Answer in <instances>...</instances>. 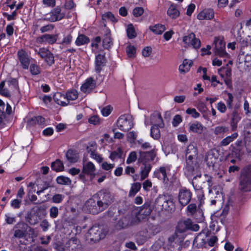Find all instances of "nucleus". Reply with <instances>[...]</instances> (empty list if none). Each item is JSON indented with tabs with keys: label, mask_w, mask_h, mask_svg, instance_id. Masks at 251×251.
Here are the masks:
<instances>
[{
	"label": "nucleus",
	"mask_w": 251,
	"mask_h": 251,
	"mask_svg": "<svg viewBox=\"0 0 251 251\" xmlns=\"http://www.w3.org/2000/svg\"><path fill=\"white\" fill-rule=\"evenodd\" d=\"M94 197L97 199V202L94 199H90L86 203L90 212L93 214L99 213L106 209L114 199L110 192L105 189L99 191Z\"/></svg>",
	"instance_id": "f257e3e1"
},
{
	"label": "nucleus",
	"mask_w": 251,
	"mask_h": 251,
	"mask_svg": "<svg viewBox=\"0 0 251 251\" xmlns=\"http://www.w3.org/2000/svg\"><path fill=\"white\" fill-rule=\"evenodd\" d=\"M198 150L197 148L193 144L188 146L186 151V171L185 174L189 178L196 180L197 177H201V174L199 173V165L197 162Z\"/></svg>",
	"instance_id": "f03ea898"
},
{
	"label": "nucleus",
	"mask_w": 251,
	"mask_h": 251,
	"mask_svg": "<svg viewBox=\"0 0 251 251\" xmlns=\"http://www.w3.org/2000/svg\"><path fill=\"white\" fill-rule=\"evenodd\" d=\"M239 189L243 192L251 191V164L245 167L240 172Z\"/></svg>",
	"instance_id": "7ed1b4c3"
},
{
	"label": "nucleus",
	"mask_w": 251,
	"mask_h": 251,
	"mask_svg": "<svg viewBox=\"0 0 251 251\" xmlns=\"http://www.w3.org/2000/svg\"><path fill=\"white\" fill-rule=\"evenodd\" d=\"M156 207L161 210L171 211L174 208L173 199L169 195H160L155 201Z\"/></svg>",
	"instance_id": "20e7f679"
},
{
	"label": "nucleus",
	"mask_w": 251,
	"mask_h": 251,
	"mask_svg": "<svg viewBox=\"0 0 251 251\" xmlns=\"http://www.w3.org/2000/svg\"><path fill=\"white\" fill-rule=\"evenodd\" d=\"M219 156L218 151L216 149L209 150L205 157V161L209 167H212V169L217 172L219 169Z\"/></svg>",
	"instance_id": "39448f33"
},
{
	"label": "nucleus",
	"mask_w": 251,
	"mask_h": 251,
	"mask_svg": "<svg viewBox=\"0 0 251 251\" xmlns=\"http://www.w3.org/2000/svg\"><path fill=\"white\" fill-rule=\"evenodd\" d=\"M117 126L122 131H128L133 126L132 117L128 115H121L117 121Z\"/></svg>",
	"instance_id": "423d86ee"
},
{
	"label": "nucleus",
	"mask_w": 251,
	"mask_h": 251,
	"mask_svg": "<svg viewBox=\"0 0 251 251\" xmlns=\"http://www.w3.org/2000/svg\"><path fill=\"white\" fill-rule=\"evenodd\" d=\"M105 234L102 232V229L98 226H93L88 230L86 237L88 240L94 242L99 241L104 238Z\"/></svg>",
	"instance_id": "0eeeda50"
},
{
	"label": "nucleus",
	"mask_w": 251,
	"mask_h": 251,
	"mask_svg": "<svg viewBox=\"0 0 251 251\" xmlns=\"http://www.w3.org/2000/svg\"><path fill=\"white\" fill-rule=\"evenodd\" d=\"M137 219L131 215L128 214L122 218L117 222L115 227L117 229H121L126 228L129 226L134 225L137 222Z\"/></svg>",
	"instance_id": "6e6552de"
},
{
	"label": "nucleus",
	"mask_w": 251,
	"mask_h": 251,
	"mask_svg": "<svg viewBox=\"0 0 251 251\" xmlns=\"http://www.w3.org/2000/svg\"><path fill=\"white\" fill-rule=\"evenodd\" d=\"M192 197V193L191 191L185 187L179 189L178 194V200L179 203L184 206L188 204L190 201Z\"/></svg>",
	"instance_id": "1a4fd4ad"
},
{
	"label": "nucleus",
	"mask_w": 251,
	"mask_h": 251,
	"mask_svg": "<svg viewBox=\"0 0 251 251\" xmlns=\"http://www.w3.org/2000/svg\"><path fill=\"white\" fill-rule=\"evenodd\" d=\"M64 16L65 13L62 11L61 8L59 7H56L46 15L44 20L51 22H54L61 20Z\"/></svg>",
	"instance_id": "9d476101"
},
{
	"label": "nucleus",
	"mask_w": 251,
	"mask_h": 251,
	"mask_svg": "<svg viewBox=\"0 0 251 251\" xmlns=\"http://www.w3.org/2000/svg\"><path fill=\"white\" fill-rule=\"evenodd\" d=\"M214 44L215 45V53L220 57H226L228 54L225 50V43L221 39L215 38Z\"/></svg>",
	"instance_id": "9b49d317"
},
{
	"label": "nucleus",
	"mask_w": 251,
	"mask_h": 251,
	"mask_svg": "<svg viewBox=\"0 0 251 251\" xmlns=\"http://www.w3.org/2000/svg\"><path fill=\"white\" fill-rule=\"evenodd\" d=\"M183 42L188 46H192L195 49H199L201 46V41L196 38L194 33H191L183 38Z\"/></svg>",
	"instance_id": "f8f14e48"
},
{
	"label": "nucleus",
	"mask_w": 251,
	"mask_h": 251,
	"mask_svg": "<svg viewBox=\"0 0 251 251\" xmlns=\"http://www.w3.org/2000/svg\"><path fill=\"white\" fill-rule=\"evenodd\" d=\"M156 156V153L154 150H151L148 152H140V155L138 158V162H150L154 160Z\"/></svg>",
	"instance_id": "ddd939ff"
},
{
	"label": "nucleus",
	"mask_w": 251,
	"mask_h": 251,
	"mask_svg": "<svg viewBox=\"0 0 251 251\" xmlns=\"http://www.w3.org/2000/svg\"><path fill=\"white\" fill-rule=\"evenodd\" d=\"M141 164L140 167V177L141 180L143 181L147 178L149 176V174L150 172L152 165L151 163L146 162H139Z\"/></svg>",
	"instance_id": "4468645a"
},
{
	"label": "nucleus",
	"mask_w": 251,
	"mask_h": 251,
	"mask_svg": "<svg viewBox=\"0 0 251 251\" xmlns=\"http://www.w3.org/2000/svg\"><path fill=\"white\" fill-rule=\"evenodd\" d=\"M17 55L23 68L25 69H27L30 63V60L27 52L23 50H21L18 51Z\"/></svg>",
	"instance_id": "2eb2a0df"
},
{
	"label": "nucleus",
	"mask_w": 251,
	"mask_h": 251,
	"mask_svg": "<svg viewBox=\"0 0 251 251\" xmlns=\"http://www.w3.org/2000/svg\"><path fill=\"white\" fill-rule=\"evenodd\" d=\"M58 34L55 35L46 34L37 38V41L39 43H47L53 44L57 41Z\"/></svg>",
	"instance_id": "dca6fc26"
},
{
	"label": "nucleus",
	"mask_w": 251,
	"mask_h": 251,
	"mask_svg": "<svg viewBox=\"0 0 251 251\" xmlns=\"http://www.w3.org/2000/svg\"><path fill=\"white\" fill-rule=\"evenodd\" d=\"M96 82L92 77L87 78L81 87V90L85 93H89L96 87Z\"/></svg>",
	"instance_id": "f3484780"
},
{
	"label": "nucleus",
	"mask_w": 251,
	"mask_h": 251,
	"mask_svg": "<svg viewBox=\"0 0 251 251\" xmlns=\"http://www.w3.org/2000/svg\"><path fill=\"white\" fill-rule=\"evenodd\" d=\"M151 123L152 126H159L160 128H163L164 126L162 118L159 113H154L151 115Z\"/></svg>",
	"instance_id": "a211bd4d"
},
{
	"label": "nucleus",
	"mask_w": 251,
	"mask_h": 251,
	"mask_svg": "<svg viewBox=\"0 0 251 251\" xmlns=\"http://www.w3.org/2000/svg\"><path fill=\"white\" fill-rule=\"evenodd\" d=\"M188 215H194L195 214L199 215L200 217H202V210L199 206L198 208L195 203H191L188 205L187 207Z\"/></svg>",
	"instance_id": "6ab92c4d"
},
{
	"label": "nucleus",
	"mask_w": 251,
	"mask_h": 251,
	"mask_svg": "<svg viewBox=\"0 0 251 251\" xmlns=\"http://www.w3.org/2000/svg\"><path fill=\"white\" fill-rule=\"evenodd\" d=\"M214 13L212 9H204L198 14L197 18L200 20H210L214 17Z\"/></svg>",
	"instance_id": "aec40b11"
},
{
	"label": "nucleus",
	"mask_w": 251,
	"mask_h": 251,
	"mask_svg": "<svg viewBox=\"0 0 251 251\" xmlns=\"http://www.w3.org/2000/svg\"><path fill=\"white\" fill-rule=\"evenodd\" d=\"M204 126L199 122L190 123L189 125V131L194 133L201 134L203 130Z\"/></svg>",
	"instance_id": "412c9836"
},
{
	"label": "nucleus",
	"mask_w": 251,
	"mask_h": 251,
	"mask_svg": "<svg viewBox=\"0 0 251 251\" xmlns=\"http://www.w3.org/2000/svg\"><path fill=\"white\" fill-rule=\"evenodd\" d=\"M105 62V59L104 55L99 54L96 56L95 70L98 73L101 71L102 68L104 66Z\"/></svg>",
	"instance_id": "4be33fe9"
},
{
	"label": "nucleus",
	"mask_w": 251,
	"mask_h": 251,
	"mask_svg": "<svg viewBox=\"0 0 251 251\" xmlns=\"http://www.w3.org/2000/svg\"><path fill=\"white\" fill-rule=\"evenodd\" d=\"M168 15L172 19H176L180 15V12L177 8V5L172 3L167 10Z\"/></svg>",
	"instance_id": "5701e85b"
},
{
	"label": "nucleus",
	"mask_w": 251,
	"mask_h": 251,
	"mask_svg": "<svg viewBox=\"0 0 251 251\" xmlns=\"http://www.w3.org/2000/svg\"><path fill=\"white\" fill-rule=\"evenodd\" d=\"M96 169L95 165L91 162L83 164V172L88 175L94 176Z\"/></svg>",
	"instance_id": "b1692460"
},
{
	"label": "nucleus",
	"mask_w": 251,
	"mask_h": 251,
	"mask_svg": "<svg viewBox=\"0 0 251 251\" xmlns=\"http://www.w3.org/2000/svg\"><path fill=\"white\" fill-rule=\"evenodd\" d=\"M45 122V118L42 116H38L34 117L28 120L27 121V125L29 126H34L36 125H44Z\"/></svg>",
	"instance_id": "393cba45"
},
{
	"label": "nucleus",
	"mask_w": 251,
	"mask_h": 251,
	"mask_svg": "<svg viewBox=\"0 0 251 251\" xmlns=\"http://www.w3.org/2000/svg\"><path fill=\"white\" fill-rule=\"evenodd\" d=\"M193 64V62L191 60L184 59L182 64L179 67V72L181 73H185L188 72Z\"/></svg>",
	"instance_id": "a878e982"
},
{
	"label": "nucleus",
	"mask_w": 251,
	"mask_h": 251,
	"mask_svg": "<svg viewBox=\"0 0 251 251\" xmlns=\"http://www.w3.org/2000/svg\"><path fill=\"white\" fill-rule=\"evenodd\" d=\"M213 133L215 135L223 136L224 134L227 132L229 130L228 127L223 126H216L213 129Z\"/></svg>",
	"instance_id": "bb28decb"
},
{
	"label": "nucleus",
	"mask_w": 251,
	"mask_h": 251,
	"mask_svg": "<svg viewBox=\"0 0 251 251\" xmlns=\"http://www.w3.org/2000/svg\"><path fill=\"white\" fill-rule=\"evenodd\" d=\"M151 206L150 201L146 202L140 208L139 213L145 216L149 215L151 212Z\"/></svg>",
	"instance_id": "cd10ccee"
},
{
	"label": "nucleus",
	"mask_w": 251,
	"mask_h": 251,
	"mask_svg": "<svg viewBox=\"0 0 251 251\" xmlns=\"http://www.w3.org/2000/svg\"><path fill=\"white\" fill-rule=\"evenodd\" d=\"M238 133L235 132L232 135L228 136L225 138L223 139L220 142L221 146H226L229 145L231 142H233L238 137Z\"/></svg>",
	"instance_id": "c85d7f7f"
},
{
	"label": "nucleus",
	"mask_w": 251,
	"mask_h": 251,
	"mask_svg": "<svg viewBox=\"0 0 251 251\" xmlns=\"http://www.w3.org/2000/svg\"><path fill=\"white\" fill-rule=\"evenodd\" d=\"M149 29L154 33L159 35L166 30V27L164 25L157 24L153 26H150Z\"/></svg>",
	"instance_id": "c756f323"
},
{
	"label": "nucleus",
	"mask_w": 251,
	"mask_h": 251,
	"mask_svg": "<svg viewBox=\"0 0 251 251\" xmlns=\"http://www.w3.org/2000/svg\"><path fill=\"white\" fill-rule=\"evenodd\" d=\"M102 43L103 47L105 49L108 50L112 46L113 42L109 33H107L104 35Z\"/></svg>",
	"instance_id": "7c9ffc66"
},
{
	"label": "nucleus",
	"mask_w": 251,
	"mask_h": 251,
	"mask_svg": "<svg viewBox=\"0 0 251 251\" xmlns=\"http://www.w3.org/2000/svg\"><path fill=\"white\" fill-rule=\"evenodd\" d=\"M66 156L67 160L71 163L76 162L78 157L77 154L75 153L73 150H68L66 154Z\"/></svg>",
	"instance_id": "2f4dec72"
},
{
	"label": "nucleus",
	"mask_w": 251,
	"mask_h": 251,
	"mask_svg": "<svg viewBox=\"0 0 251 251\" xmlns=\"http://www.w3.org/2000/svg\"><path fill=\"white\" fill-rule=\"evenodd\" d=\"M65 98V96L59 92L55 93L53 96V99L55 100V101L58 104L62 106H66L68 104V103H67L65 101H64L62 100V99Z\"/></svg>",
	"instance_id": "473e14b6"
},
{
	"label": "nucleus",
	"mask_w": 251,
	"mask_h": 251,
	"mask_svg": "<svg viewBox=\"0 0 251 251\" xmlns=\"http://www.w3.org/2000/svg\"><path fill=\"white\" fill-rule=\"evenodd\" d=\"M89 41L90 40L88 37L83 34H81L77 37L75 41V44L77 46H81L88 43Z\"/></svg>",
	"instance_id": "72a5a7b5"
},
{
	"label": "nucleus",
	"mask_w": 251,
	"mask_h": 251,
	"mask_svg": "<svg viewBox=\"0 0 251 251\" xmlns=\"http://www.w3.org/2000/svg\"><path fill=\"white\" fill-rule=\"evenodd\" d=\"M51 167L53 170L59 172L63 171L64 165L60 160L57 159L55 161L51 163Z\"/></svg>",
	"instance_id": "f704fd0d"
},
{
	"label": "nucleus",
	"mask_w": 251,
	"mask_h": 251,
	"mask_svg": "<svg viewBox=\"0 0 251 251\" xmlns=\"http://www.w3.org/2000/svg\"><path fill=\"white\" fill-rule=\"evenodd\" d=\"M184 221L188 230L190 229L195 231L199 230V226L197 224L193 223L190 219H187Z\"/></svg>",
	"instance_id": "c9c22d12"
},
{
	"label": "nucleus",
	"mask_w": 251,
	"mask_h": 251,
	"mask_svg": "<svg viewBox=\"0 0 251 251\" xmlns=\"http://www.w3.org/2000/svg\"><path fill=\"white\" fill-rule=\"evenodd\" d=\"M66 97L68 100H74L78 97V92L75 89H72L67 92Z\"/></svg>",
	"instance_id": "e433bc0d"
},
{
	"label": "nucleus",
	"mask_w": 251,
	"mask_h": 251,
	"mask_svg": "<svg viewBox=\"0 0 251 251\" xmlns=\"http://www.w3.org/2000/svg\"><path fill=\"white\" fill-rule=\"evenodd\" d=\"M240 117L237 112H234L232 113L231 126H232V129L233 130H234L236 128L237 123L240 120Z\"/></svg>",
	"instance_id": "4c0bfd02"
},
{
	"label": "nucleus",
	"mask_w": 251,
	"mask_h": 251,
	"mask_svg": "<svg viewBox=\"0 0 251 251\" xmlns=\"http://www.w3.org/2000/svg\"><path fill=\"white\" fill-rule=\"evenodd\" d=\"M127 35L128 38L133 39L136 37L137 34L132 24L128 25L126 29Z\"/></svg>",
	"instance_id": "58836bf2"
},
{
	"label": "nucleus",
	"mask_w": 251,
	"mask_h": 251,
	"mask_svg": "<svg viewBox=\"0 0 251 251\" xmlns=\"http://www.w3.org/2000/svg\"><path fill=\"white\" fill-rule=\"evenodd\" d=\"M159 126H152L151 129V135L154 139H158L160 137Z\"/></svg>",
	"instance_id": "ea45409f"
},
{
	"label": "nucleus",
	"mask_w": 251,
	"mask_h": 251,
	"mask_svg": "<svg viewBox=\"0 0 251 251\" xmlns=\"http://www.w3.org/2000/svg\"><path fill=\"white\" fill-rule=\"evenodd\" d=\"M123 152L120 148H118L116 151H112L109 158L114 160L116 158H121L122 157Z\"/></svg>",
	"instance_id": "a19ab883"
},
{
	"label": "nucleus",
	"mask_w": 251,
	"mask_h": 251,
	"mask_svg": "<svg viewBox=\"0 0 251 251\" xmlns=\"http://www.w3.org/2000/svg\"><path fill=\"white\" fill-rule=\"evenodd\" d=\"M56 181L58 184L61 185H70L71 184V180L69 177L64 176H60L57 177Z\"/></svg>",
	"instance_id": "79ce46f5"
},
{
	"label": "nucleus",
	"mask_w": 251,
	"mask_h": 251,
	"mask_svg": "<svg viewBox=\"0 0 251 251\" xmlns=\"http://www.w3.org/2000/svg\"><path fill=\"white\" fill-rule=\"evenodd\" d=\"M154 175L158 177V178L163 179L165 180L167 177L165 168L164 167H160L158 171L154 172Z\"/></svg>",
	"instance_id": "37998d69"
},
{
	"label": "nucleus",
	"mask_w": 251,
	"mask_h": 251,
	"mask_svg": "<svg viewBox=\"0 0 251 251\" xmlns=\"http://www.w3.org/2000/svg\"><path fill=\"white\" fill-rule=\"evenodd\" d=\"M5 85V81H2L0 84V94L6 97H10V94L9 91L7 88H4Z\"/></svg>",
	"instance_id": "c03bdc74"
},
{
	"label": "nucleus",
	"mask_w": 251,
	"mask_h": 251,
	"mask_svg": "<svg viewBox=\"0 0 251 251\" xmlns=\"http://www.w3.org/2000/svg\"><path fill=\"white\" fill-rule=\"evenodd\" d=\"M7 85L10 89H18V81L15 78H10L7 81Z\"/></svg>",
	"instance_id": "a18cd8bd"
},
{
	"label": "nucleus",
	"mask_w": 251,
	"mask_h": 251,
	"mask_svg": "<svg viewBox=\"0 0 251 251\" xmlns=\"http://www.w3.org/2000/svg\"><path fill=\"white\" fill-rule=\"evenodd\" d=\"M141 184L140 183L136 182L132 184L131 190L129 192L130 195L134 196L141 189Z\"/></svg>",
	"instance_id": "49530a36"
},
{
	"label": "nucleus",
	"mask_w": 251,
	"mask_h": 251,
	"mask_svg": "<svg viewBox=\"0 0 251 251\" xmlns=\"http://www.w3.org/2000/svg\"><path fill=\"white\" fill-rule=\"evenodd\" d=\"M186 113L187 114L191 115L194 118H197L200 115L196 109L193 108H188L186 110Z\"/></svg>",
	"instance_id": "de8ad7c7"
},
{
	"label": "nucleus",
	"mask_w": 251,
	"mask_h": 251,
	"mask_svg": "<svg viewBox=\"0 0 251 251\" xmlns=\"http://www.w3.org/2000/svg\"><path fill=\"white\" fill-rule=\"evenodd\" d=\"M126 51L129 57H133L136 53V49L134 46L129 45L127 47Z\"/></svg>",
	"instance_id": "09e8293b"
},
{
	"label": "nucleus",
	"mask_w": 251,
	"mask_h": 251,
	"mask_svg": "<svg viewBox=\"0 0 251 251\" xmlns=\"http://www.w3.org/2000/svg\"><path fill=\"white\" fill-rule=\"evenodd\" d=\"M137 154L135 151H132L130 153L126 160V163L130 164L135 162L137 159Z\"/></svg>",
	"instance_id": "8fccbe9b"
},
{
	"label": "nucleus",
	"mask_w": 251,
	"mask_h": 251,
	"mask_svg": "<svg viewBox=\"0 0 251 251\" xmlns=\"http://www.w3.org/2000/svg\"><path fill=\"white\" fill-rule=\"evenodd\" d=\"M50 52L48 50L45 48L40 49L38 51V54L41 56V58L45 59L49 54Z\"/></svg>",
	"instance_id": "3c124183"
},
{
	"label": "nucleus",
	"mask_w": 251,
	"mask_h": 251,
	"mask_svg": "<svg viewBox=\"0 0 251 251\" xmlns=\"http://www.w3.org/2000/svg\"><path fill=\"white\" fill-rule=\"evenodd\" d=\"M187 229L185 221L179 222L177 226V230L180 233L185 232Z\"/></svg>",
	"instance_id": "603ef678"
},
{
	"label": "nucleus",
	"mask_w": 251,
	"mask_h": 251,
	"mask_svg": "<svg viewBox=\"0 0 251 251\" xmlns=\"http://www.w3.org/2000/svg\"><path fill=\"white\" fill-rule=\"evenodd\" d=\"M144 12L143 8L141 7H136L133 10V14L135 17L141 16Z\"/></svg>",
	"instance_id": "864d4df0"
},
{
	"label": "nucleus",
	"mask_w": 251,
	"mask_h": 251,
	"mask_svg": "<svg viewBox=\"0 0 251 251\" xmlns=\"http://www.w3.org/2000/svg\"><path fill=\"white\" fill-rule=\"evenodd\" d=\"M58 215V208L56 206H52L50 209V215L52 218H55Z\"/></svg>",
	"instance_id": "5fc2aeb1"
},
{
	"label": "nucleus",
	"mask_w": 251,
	"mask_h": 251,
	"mask_svg": "<svg viewBox=\"0 0 251 251\" xmlns=\"http://www.w3.org/2000/svg\"><path fill=\"white\" fill-rule=\"evenodd\" d=\"M40 227L42 228L43 231H47L50 226V224L47 220H43L40 224Z\"/></svg>",
	"instance_id": "6e6d98bb"
},
{
	"label": "nucleus",
	"mask_w": 251,
	"mask_h": 251,
	"mask_svg": "<svg viewBox=\"0 0 251 251\" xmlns=\"http://www.w3.org/2000/svg\"><path fill=\"white\" fill-rule=\"evenodd\" d=\"M30 71L33 75H36L40 73V68L35 64H32L30 67Z\"/></svg>",
	"instance_id": "4d7b16f0"
},
{
	"label": "nucleus",
	"mask_w": 251,
	"mask_h": 251,
	"mask_svg": "<svg viewBox=\"0 0 251 251\" xmlns=\"http://www.w3.org/2000/svg\"><path fill=\"white\" fill-rule=\"evenodd\" d=\"M112 110V108L110 105H108L103 108L101 112L103 116H107L111 113Z\"/></svg>",
	"instance_id": "13d9d810"
},
{
	"label": "nucleus",
	"mask_w": 251,
	"mask_h": 251,
	"mask_svg": "<svg viewBox=\"0 0 251 251\" xmlns=\"http://www.w3.org/2000/svg\"><path fill=\"white\" fill-rule=\"evenodd\" d=\"M27 220L30 224L32 225H36L38 222L37 217H36L35 218H34V217L31 214V213L28 214Z\"/></svg>",
	"instance_id": "bf43d9fd"
},
{
	"label": "nucleus",
	"mask_w": 251,
	"mask_h": 251,
	"mask_svg": "<svg viewBox=\"0 0 251 251\" xmlns=\"http://www.w3.org/2000/svg\"><path fill=\"white\" fill-rule=\"evenodd\" d=\"M182 122V118L180 115H176L172 121L173 125L174 126H177Z\"/></svg>",
	"instance_id": "052dcab7"
},
{
	"label": "nucleus",
	"mask_w": 251,
	"mask_h": 251,
	"mask_svg": "<svg viewBox=\"0 0 251 251\" xmlns=\"http://www.w3.org/2000/svg\"><path fill=\"white\" fill-rule=\"evenodd\" d=\"M64 196L61 194H56L54 195L52 197V201L54 203H60L62 201V200L64 198Z\"/></svg>",
	"instance_id": "680f3d73"
},
{
	"label": "nucleus",
	"mask_w": 251,
	"mask_h": 251,
	"mask_svg": "<svg viewBox=\"0 0 251 251\" xmlns=\"http://www.w3.org/2000/svg\"><path fill=\"white\" fill-rule=\"evenodd\" d=\"M114 164H110L106 162H104L102 163L101 164L102 168L106 171H109L112 170L114 167Z\"/></svg>",
	"instance_id": "e2e57ef3"
},
{
	"label": "nucleus",
	"mask_w": 251,
	"mask_h": 251,
	"mask_svg": "<svg viewBox=\"0 0 251 251\" xmlns=\"http://www.w3.org/2000/svg\"><path fill=\"white\" fill-rule=\"evenodd\" d=\"M151 52L152 49L151 47H147L143 50L142 54L145 57H148L150 56Z\"/></svg>",
	"instance_id": "0e129e2a"
},
{
	"label": "nucleus",
	"mask_w": 251,
	"mask_h": 251,
	"mask_svg": "<svg viewBox=\"0 0 251 251\" xmlns=\"http://www.w3.org/2000/svg\"><path fill=\"white\" fill-rule=\"evenodd\" d=\"M54 28V25L52 24H49L43 26L40 28V31L42 33L47 32L52 30Z\"/></svg>",
	"instance_id": "69168bd1"
},
{
	"label": "nucleus",
	"mask_w": 251,
	"mask_h": 251,
	"mask_svg": "<svg viewBox=\"0 0 251 251\" xmlns=\"http://www.w3.org/2000/svg\"><path fill=\"white\" fill-rule=\"evenodd\" d=\"M101 41V38L100 36H97L92 40L91 46L98 49L99 47V44Z\"/></svg>",
	"instance_id": "338daca9"
},
{
	"label": "nucleus",
	"mask_w": 251,
	"mask_h": 251,
	"mask_svg": "<svg viewBox=\"0 0 251 251\" xmlns=\"http://www.w3.org/2000/svg\"><path fill=\"white\" fill-rule=\"evenodd\" d=\"M45 61L50 65L54 63V56L52 53L50 52L47 57L45 59Z\"/></svg>",
	"instance_id": "774afa93"
}]
</instances>
